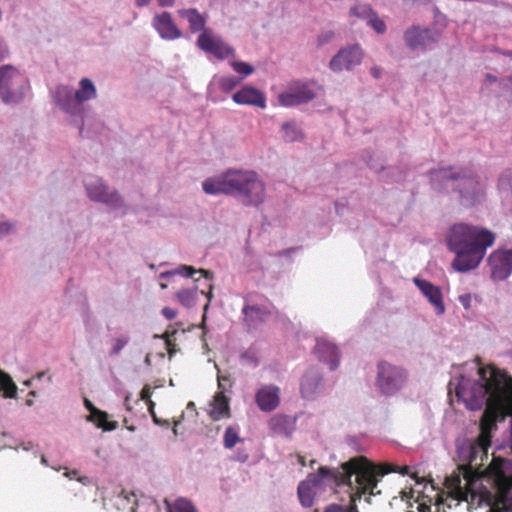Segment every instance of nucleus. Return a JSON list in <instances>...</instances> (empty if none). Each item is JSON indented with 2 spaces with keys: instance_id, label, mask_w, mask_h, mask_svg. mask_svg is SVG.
Returning a JSON list of instances; mask_svg holds the SVG:
<instances>
[{
  "instance_id": "29",
  "label": "nucleus",
  "mask_w": 512,
  "mask_h": 512,
  "mask_svg": "<svg viewBox=\"0 0 512 512\" xmlns=\"http://www.w3.org/2000/svg\"><path fill=\"white\" fill-rule=\"evenodd\" d=\"M290 86L297 95L300 104H306L316 97V93L309 83L297 81Z\"/></svg>"
},
{
  "instance_id": "22",
  "label": "nucleus",
  "mask_w": 512,
  "mask_h": 512,
  "mask_svg": "<svg viewBox=\"0 0 512 512\" xmlns=\"http://www.w3.org/2000/svg\"><path fill=\"white\" fill-rule=\"evenodd\" d=\"M203 191L209 195L231 194L229 171L223 177H210L202 183Z\"/></svg>"
},
{
  "instance_id": "40",
  "label": "nucleus",
  "mask_w": 512,
  "mask_h": 512,
  "mask_svg": "<svg viewBox=\"0 0 512 512\" xmlns=\"http://www.w3.org/2000/svg\"><path fill=\"white\" fill-rule=\"evenodd\" d=\"M230 65L237 73L244 76L251 75L254 72V67L246 62L232 61L230 62Z\"/></svg>"
},
{
  "instance_id": "17",
  "label": "nucleus",
  "mask_w": 512,
  "mask_h": 512,
  "mask_svg": "<svg viewBox=\"0 0 512 512\" xmlns=\"http://www.w3.org/2000/svg\"><path fill=\"white\" fill-rule=\"evenodd\" d=\"M314 353L319 361L327 363L330 370H335L339 366L340 353L338 347L326 339L319 338L314 347Z\"/></svg>"
},
{
  "instance_id": "24",
  "label": "nucleus",
  "mask_w": 512,
  "mask_h": 512,
  "mask_svg": "<svg viewBox=\"0 0 512 512\" xmlns=\"http://www.w3.org/2000/svg\"><path fill=\"white\" fill-rule=\"evenodd\" d=\"M76 98L84 114V102L95 99L97 90L94 83L89 78H83L79 82V89L75 90Z\"/></svg>"
},
{
  "instance_id": "27",
  "label": "nucleus",
  "mask_w": 512,
  "mask_h": 512,
  "mask_svg": "<svg viewBox=\"0 0 512 512\" xmlns=\"http://www.w3.org/2000/svg\"><path fill=\"white\" fill-rule=\"evenodd\" d=\"M180 15L187 19L191 32L204 31L206 20L195 8L180 11Z\"/></svg>"
},
{
  "instance_id": "36",
  "label": "nucleus",
  "mask_w": 512,
  "mask_h": 512,
  "mask_svg": "<svg viewBox=\"0 0 512 512\" xmlns=\"http://www.w3.org/2000/svg\"><path fill=\"white\" fill-rule=\"evenodd\" d=\"M242 79V77H237L233 75L223 76L219 79V87L223 92L228 93L232 91L234 88H236L240 84Z\"/></svg>"
},
{
  "instance_id": "1",
  "label": "nucleus",
  "mask_w": 512,
  "mask_h": 512,
  "mask_svg": "<svg viewBox=\"0 0 512 512\" xmlns=\"http://www.w3.org/2000/svg\"><path fill=\"white\" fill-rule=\"evenodd\" d=\"M479 361V358L474 361L478 379L460 375L456 387L457 397L465 402L467 409L478 411L486 406L480 419V433L470 443L471 461L480 453L487 454L491 446L492 430L496 428L491 414L512 404V378L494 366L478 367Z\"/></svg>"
},
{
  "instance_id": "44",
  "label": "nucleus",
  "mask_w": 512,
  "mask_h": 512,
  "mask_svg": "<svg viewBox=\"0 0 512 512\" xmlns=\"http://www.w3.org/2000/svg\"><path fill=\"white\" fill-rule=\"evenodd\" d=\"M324 512H358V509L356 507V505H353L349 510L343 506V505H340V504H330L328 505Z\"/></svg>"
},
{
  "instance_id": "13",
  "label": "nucleus",
  "mask_w": 512,
  "mask_h": 512,
  "mask_svg": "<svg viewBox=\"0 0 512 512\" xmlns=\"http://www.w3.org/2000/svg\"><path fill=\"white\" fill-rule=\"evenodd\" d=\"M440 33L430 28L411 26L404 33V41L411 50L426 49L439 39Z\"/></svg>"
},
{
  "instance_id": "43",
  "label": "nucleus",
  "mask_w": 512,
  "mask_h": 512,
  "mask_svg": "<svg viewBox=\"0 0 512 512\" xmlns=\"http://www.w3.org/2000/svg\"><path fill=\"white\" fill-rule=\"evenodd\" d=\"M241 361L243 364L250 365L252 367H256L258 365L256 354L251 350H247L241 354Z\"/></svg>"
},
{
  "instance_id": "63",
  "label": "nucleus",
  "mask_w": 512,
  "mask_h": 512,
  "mask_svg": "<svg viewBox=\"0 0 512 512\" xmlns=\"http://www.w3.org/2000/svg\"><path fill=\"white\" fill-rule=\"evenodd\" d=\"M396 466V470L395 471L396 473H400L402 475H408L409 474V467L408 466H404L402 468L398 467L397 465Z\"/></svg>"
},
{
  "instance_id": "47",
  "label": "nucleus",
  "mask_w": 512,
  "mask_h": 512,
  "mask_svg": "<svg viewBox=\"0 0 512 512\" xmlns=\"http://www.w3.org/2000/svg\"><path fill=\"white\" fill-rule=\"evenodd\" d=\"M334 32L331 30L321 32L317 37L318 46H323L331 42Z\"/></svg>"
},
{
  "instance_id": "54",
  "label": "nucleus",
  "mask_w": 512,
  "mask_h": 512,
  "mask_svg": "<svg viewBox=\"0 0 512 512\" xmlns=\"http://www.w3.org/2000/svg\"><path fill=\"white\" fill-rule=\"evenodd\" d=\"M9 56V49L4 41L0 40V62Z\"/></svg>"
},
{
  "instance_id": "37",
  "label": "nucleus",
  "mask_w": 512,
  "mask_h": 512,
  "mask_svg": "<svg viewBox=\"0 0 512 512\" xmlns=\"http://www.w3.org/2000/svg\"><path fill=\"white\" fill-rule=\"evenodd\" d=\"M278 101L282 106H285V107H293V106L301 105L297 98V95L295 94V92L293 91L291 86L289 87V89L286 92L279 94Z\"/></svg>"
},
{
  "instance_id": "58",
  "label": "nucleus",
  "mask_w": 512,
  "mask_h": 512,
  "mask_svg": "<svg viewBox=\"0 0 512 512\" xmlns=\"http://www.w3.org/2000/svg\"><path fill=\"white\" fill-rule=\"evenodd\" d=\"M417 510L419 512H431V505L430 504H427L425 502L423 503H420L417 507Z\"/></svg>"
},
{
  "instance_id": "51",
  "label": "nucleus",
  "mask_w": 512,
  "mask_h": 512,
  "mask_svg": "<svg viewBox=\"0 0 512 512\" xmlns=\"http://www.w3.org/2000/svg\"><path fill=\"white\" fill-rule=\"evenodd\" d=\"M366 163L375 172H383L385 170V168L382 165L376 163L372 156H369V159L366 160Z\"/></svg>"
},
{
  "instance_id": "53",
  "label": "nucleus",
  "mask_w": 512,
  "mask_h": 512,
  "mask_svg": "<svg viewBox=\"0 0 512 512\" xmlns=\"http://www.w3.org/2000/svg\"><path fill=\"white\" fill-rule=\"evenodd\" d=\"M162 315L168 319V320H172L176 317L177 315V311L170 308V307H164L161 311Z\"/></svg>"
},
{
  "instance_id": "45",
  "label": "nucleus",
  "mask_w": 512,
  "mask_h": 512,
  "mask_svg": "<svg viewBox=\"0 0 512 512\" xmlns=\"http://www.w3.org/2000/svg\"><path fill=\"white\" fill-rule=\"evenodd\" d=\"M128 342H129V337L117 338L111 351H110V354L111 355L119 354Z\"/></svg>"
},
{
  "instance_id": "14",
  "label": "nucleus",
  "mask_w": 512,
  "mask_h": 512,
  "mask_svg": "<svg viewBox=\"0 0 512 512\" xmlns=\"http://www.w3.org/2000/svg\"><path fill=\"white\" fill-rule=\"evenodd\" d=\"M488 263L494 280H506L512 274V249H498L492 252Z\"/></svg>"
},
{
  "instance_id": "59",
  "label": "nucleus",
  "mask_w": 512,
  "mask_h": 512,
  "mask_svg": "<svg viewBox=\"0 0 512 512\" xmlns=\"http://www.w3.org/2000/svg\"><path fill=\"white\" fill-rule=\"evenodd\" d=\"M157 2L160 7H172L175 0H157Z\"/></svg>"
},
{
  "instance_id": "12",
  "label": "nucleus",
  "mask_w": 512,
  "mask_h": 512,
  "mask_svg": "<svg viewBox=\"0 0 512 512\" xmlns=\"http://www.w3.org/2000/svg\"><path fill=\"white\" fill-rule=\"evenodd\" d=\"M197 45L206 53L214 55L219 60H224L229 56H234L235 50L224 40L215 35L211 30H204L197 39Z\"/></svg>"
},
{
  "instance_id": "3",
  "label": "nucleus",
  "mask_w": 512,
  "mask_h": 512,
  "mask_svg": "<svg viewBox=\"0 0 512 512\" xmlns=\"http://www.w3.org/2000/svg\"><path fill=\"white\" fill-rule=\"evenodd\" d=\"M430 184L435 191H451L464 207L481 204L486 196V183L468 166H447L431 170Z\"/></svg>"
},
{
  "instance_id": "23",
  "label": "nucleus",
  "mask_w": 512,
  "mask_h": 512,
  "mask_svg": "<svg viewBox=\"0 0 512 512\" xmlns=\"http://www.w3.org/2000/svg\"><path fill=\"white\" fill-rule=\"evenodd\" d=\"M210 405L212 408L209 414L213 420H220L230 415L229 400L223 392L216 393Z\"/></svg>"
},
{
  "instance_id": "48",
  "label": "nucleus",
  "mask_w": 512,
  "mask_h": 512,
  "mask_svg": "<svg viewBox=\"0 0 512 512\" xmlns=\"http://www.w3.org/2000/svg\"><path fill=\"white\" fill-rule=\"evenodd\" d=\"M347 445L355 452H363L364 448L360 444L359 439L354 436H348L346 438Z\"/></svg>"
},
{
  "instance_id": "19",
  "label": "nucleus",
  "mask_w": 512,
  "mask_h": 512,
  "mask_svg": "<svg viewBox=\"0 0 512 512\" xmlns=\"http://www.w3.org/2000/svg\"><path fill=\"white\" fill-rule=\"evenodd\" d=\"M280 390L276 385L262 386L256 393L255 399L260 410L270 412L275 410L279 403Z\"/></svg>"
},
{
  "instance_id": "9",
  "label": "nucleus",
  "mask_w": 512,
  "mask_h": 512,
  "mask_svg": "<svg viewBox=\"0 0 512 512\" xmlns=\"http://www.w3.org/2000/svg\"><path fill=\"white\" fill-rule=\"evenodd\" d=\"M84 187L91 201L103 203L112 210L125 206L123 197L116 189H112L101 178L89 175L84 179Z\"/></svg>"
},
{
  "instance_id": "28",
  "label": "nucleus",
  "mask_w": 512,
  "mask_h": 512,
  "mask_svg": "<svg viewBox=\"0 0 512 512\" xmlns=\"http://www.w3.org/2000/svg\"><path fill=\"white\" fill-rule=\"evenodd\" d=\"M87 420L94 422L97 427L102 428L105 431H113L118 427L116 421H108V413L100 409H95L87 416Z\"/></svg>"
},
{
  "instance_id": "50",
  "label": "nucleus",
  "mask_w": 512,
  "mask_h": 512,
  "mask_svg": "<svg viewBox=\"0 0 512 512\" xmlns=\"http://www.w3.org/2000/svg\"><path fill=\"white\" fill-rule=\"evenodd\" d=\"M458 300H459L460 304L464 307V309H466V310L470 309L471 300H472L471 294H469V293L462 294L458 297Z\"/></svg>"
},
{
  "instance_id": "64",
  "label": "nucleus",
  "mask_w": 512,
  "mask_h": 512,
  "mask_svg": "<svg viewBox=\"0 0 512 512\" xmlns=\"http://www.w3.org/2000/svg\"><path fill=\"white\" fill-rule=\"evenodd\" d=\"M151 2V0H135V4L137 7H145L147 5H149Z\"/></svg>"
},
{
  "instance_id": "62",
  "label": "nucleus",
  "mask_w": 512,
  "mask_h": 512,
  "mask_svg": "<svg viewBox=\"0 0 512 512\" xmlns=\"http://www.w3.org/2000/svg\"><path fill=\"white\" fill-rule=\"evenodd\" d=\"M235 459L239 462H245L248 459V454L238 452Z\"/></svg>"
},
{
  "instance_id": "4",
  "label": "nucleus",
  "mask_w": 512,
  "mask_h": 512,
  "mask_svg": "<svg viewBox=\"0 0 512 512\" xmlns=\"http://www.w3.org/2000/svg\"><path fill=\"white\" fill-rule=\"evenodd\" d=\"M391 471H397L394 464H375L364 456L354 457L341 465V470H339L341 479H337L338 486L346 485L351 490H354L352 476L356 475L355 482L359 487L357 492L350 496L352 502H355L360 500L362 495L365 494H381L380 490L375 491V489L381 478L391 473Z\"/></svg>"
},
{
  "instance_id": "21",
  "label": "nucleus",
  "mask_w": 512,
  "mask_h": 512,
  "mask_svg": "<svg viewBox=\"0 0 512 512\" xmlns=\"http://www.w3.org/2000/svg\"><path fill=\"white\" fill-rule=\"evenodd\" d=\"M244 321L249 328H256L258 325L266 322L271 315V311L262 305L245 304L242 308Z\"/></svg>"
},
{
  "instance_id": "32",
  "label": "nucleus",
  "mask_w": 512,
  "mask_h": 512,
  "mask_svg": "<svg viewBox=\"0 0 512 512\" xmlns=\"http://www.w3.org/2000/svg\"><path fill=\"white\" fill-rule=\"evenodd\" d=\"M0 389L3 390L5 398L17 397V386L11 376L4 371H0Z\"/></svg>"
},
{
  "instance_id": "41",
  "label": "nucleus",
  "mask_w": 512,
  "mask_h": 512,
  "mask_svg": "<svg viewBox=\"0 0 512 512\" xmlns=\"http://www.w3.org/2000/svg\"><path fill=\"white\" fill-rule=\"evenodd\" d=\"M383 177H386L387 181L390 182H400L405 178V173L398 167H390Z\"/></svg>"
},
{
  "instance_id": "60",
  "label": "nucleus",
  "mask_w": 512,
  "mask_h": 512,
  "mask_svg": "<svg viewBox=\"0 0 512 512\" xmlns=\"http://www.w3.org/2000/svg\"><path fill=\"white\" fill-rule=\"evenodd\" d=\"M84 405L86 407L87 410H89V412H93L95 409H97L90 400L88 399H84Z\"/></svg>"
},
{
  "instance_id": "7",
  "label": "nucleus",
  "mask_w": 512,
  "mask_h": 512,
  "mask_svg": "<svg viewBox=\"0 0 512 512\" xmlns=\"http://www.w3.org/2000/svg\"><path fill=\"white\" fill-rule=\"evenodd\" d=\"M341 479L339 469L320 467L317 473L309 474L307 479L301 481L297 488L298 498L303 507L309 508L314 504L313 488L338 486V480Z\"/></svg>"
},
{
  "instance_id": "20",
  "label": "nucleus",
  "mask_w": 512,
  "mask_h": 512,
  "mask_svg": "<svg viewBox=\"0 0 512 512\" xmlns=\"http://www.w3.org/2000/svg\"><path fill=\"white\" fill-rule=\"evenodd\" d=\"M232 99L235 103L240 105H251L262 109L266 107L265 94L251 86H244L239 91L235 92L232 95Z\"/></svg>"
},
{
  "instance_id": "6",
  "label": "nucleus",
  "mask_w": 512,
  "mask_h": 512,
  "mask_svg": "<svg viewBox=\"0 0 512 512\" xmlns=\"http://www.w3.org/2000/svg\"><path fill=\"white\" fill-rule=\"evenodd\" d=\"M30 90L29 79L10 64L0 66V101L5 105L22 103Z\"/></svg>"
},
{
  "instance_id": "39",
  "label": "nucleus",
  "mask_w": 512,
  "mask_h": 512,
  "mask_svg": "<svg viewBox=\"0 0 512 512\" xmlns=\"http://www.w3.org/2000/svg\"><path fill=\"white\" fill-rule=\"evenodd\" d=\"M240 441H242V439L239 437L237 429L233 426L227 427L223 437L224 447L231 449Z\"/></svg>"
},
{
  "instance_id": "30",
  "label": "nucleus",
  "mask_w": 512,
  "mask_h": 512,
  "mask_svg": "<svg viewBox=\"0 0 512 512\" xmlns=\"http://www.w3.org/2000/svg\"><path fill=\"white\" fill-rule=\"evenodd\" d=\"M164 505L167 512H197L193 503L184 497L177 498L174 503H171L168 498H165Z\"/></svg>"
},
{
  "instance_id": "57",
  "label": "nucleus",
  "mask_w": 512,
  "mask_h": 512,
  "mask_svg": "<svg viewBox=\"0 0 512 512\" xmlns=\"http://www.w3.org/2000/svg\"><path fill=\"white\" fill-rule=\"evenodd\" d=\"M370 73L375 79H379L381 77L382 70L381 68L374 66L371 68Z\"/></svg>"
},
{
  "instance_id": "46",
  "label": "nucleus",
  "mask_w": 512,
  "mask_h": 512,
  "mask_svg": "<svg viewBox=\"0 0 512 512\" xmlns=\"http://www.w3.org/2000/svg\"><path fill=\"white\" fill-rule=\"evenodd\" d=\"M15 229V224L10 221L0 222V239L11 234Z\"/></svg>"
},
{
  "instance_id": "10",
  "label": "nucleus",
  "mask_w": 512,
  "mask_h": 512,
  "mask_svg": "<svg viewBox=\"0 0 512 512\" xmlns=\"http://www.w3.org/2000/svg\"><path fill=\"white\" fill-rule=\"evenodd\" d=\"M52 98L63 112L72 117L81 134L83 131V113L76 98L75 90L68 85L60 84L53 91Z\"/></svg>"
},
{
  "instance_id": "5",
  "label": "nucleus",
  "mask_w": 512,
  "mask_h": 512,
  "mask_svg": "<svg viewBox=\"0 0 512 512\" xmlns=\"http://www.w3.org/2000/svg\"><path fill=\"white\" fill-rule=\"evenodd\" d=\"M230 196L244 206L258 207L265 200V185L254 171H229Z\"/></svg>"
},
{
  "instance_id": "61",
  "label": "nucleus",
  "mask_w": 512,
  "mask_h": 512,
  "mask_svg": "<svg viewBox=\"0 0 512 512\" xmlns=\"http://www.w3.org/2000/svg\"><path fill=\"white\" fill-rule=\"evenodd\" d=\"M125 498L127 499L128 502H133L136 506H138L139 503L134 493L126 494Z\"/></svg>"
},
{
  "instance_id": "15",
  "label": "nucleus",
  "mask_w": 512,
  "mask_h": 512,
  "mask_svg": "<svg viewBox=\"0 0 512 512\" xmlns=\"http://www.w3.org/2000/svg\"><path fill=\"white\" fill-rule=\"evenodd\" d=\"M323 388L322 373L315 367L309 368L302 376L300 383L302 397L308 400H313L323 391Z\"/></svg>"
},
{
  "instance_id": "26",
  "label": "nucleus",
  "mask_w": 512,
  "mask_h": 512,
  "mask_svg": "<svg viewBox=\"0 0 512 512\" xmlns=\"http://www.w3.org/2000/svg\"><path fill=\"white\" fill-rule=\"evenodd\" d=\"M197 272L201 273L202 276L206 280H212L213 279V272H211L209 270H205V269L196 270L194 267L188 266V265H180L176 269L161 272L159 274V278L160 279H168L169 277L174 276V275H182V276H185V277H193V275L195 273H197Z\"/></svg>"
},
{
  "instance_id": "8",
  "label": "nucleus",
  "mask_w": 512,
  "mask_h": 512,
  "mask_svg": "<svg viewBox=\"0 0 512 512\" xmlns=\"http://www.w3.org/2000/svg\"><path fill=\"white\" fill-rule=\"evenodd\" d=\"M407 379L408 373L404 368L386 361L378 363L375 386L382 395H395L404 387Z\"/></svg>"
},
{
  "instance_id": "49",
  "label": "nucleus",
  "mask_w": 512,
  "mask_h": 512,
  "mask_svg": "<svg viewBox=\"0 0 512 512\" xmlns=\"http://www.w3.org/2000/svg\"><path fill=\"white\" fill-rule=\"evenodd\" d=\"M140 395L142 400H147L149 402V409L152 410L154 407V403L150 400V397L152 395L151 387L145 385L141 390Z\"/></svg>"
},
{
  "instance_id": "11",
  "label": "nucleus",
  "mask_w": 512,
  "mask_h": 512,
  "mask_svg": "<svg viewBox=\"0 0 512 512\" xmlns=\"http://www.w3.org/2000/svg\"><path fill=\"white\" fill-rule=\"evenodd\" d=\"M363 52L359 45H350L341 48L330 60L329 68L336 73L343 70L351 71L360 65Z\"/></svg>"
},
{
  "instance_id": "33",
  "label": "nucleus",
  "mask_w": 512,
  "mask_h": 512,
  "mask_svg": "<svg viewBox=\"0 0 512 512\" xmlns=\"http://www.w3.org/2000/svg\"><path fill=\"white\" fill-rule=\"evenodd\" d=\"M498 191L507 198L512 192V168L504 170L498 178Z\"/></svg>"
},
{
  "instance_id": "55",
  "label": "nucleus",
  "mask_w": 512,
  "mask_h": 512,
  "mask_svg": "<svg viewBox=\"0 0 512 512\" xmlns=\"http://www.w3.org/2000/svg\"><path fill=\"white\" fill-rule=\"evenodd\" d=\"M153 421L155 424L162 426V427H168L170 425L169 420L166 419H160L158 418L153 412H152Z\"/></svg>"
},
{
  "instance_id": "52",
  "label": "nucleus",
  "mask_w": 512,
  "mask_h": 512,
  "mask_svg": "<svg viewBox=\"0 0 512 512\" xmlns=\"http://www.w3.org/2000/svg\"><path fill=\"white\" fill-rule=\"evenodd\" d=\"M366 163L375 172H383L385 170V168L382 165L376 163L372 156H369V159L366 160Z\"/></svg>"
},
{
  "instance_id": "38",
  "label": "nucleus",
  "mask_w": 512,
  "mask_h": 512,
  "mask_svg": "<svg viewBox=\"0 0 512 512\" xmlns=\"http://www.w3.org/2000/svg\"><path fill=\"white\" fill-rule=\"evenodd\" d=\"M375 11L368 4H356L350 8V14L360 19L368 21Z\"/></svg>"
},
{
  "instance_id": "18",
  "label": "nucleus",
  "mask_w": 512,
  "mask_h": 512,
  "mask_svg": "<svg viewBox=\"0 0 512 512\" xmlns=\"http://www.w3.org/2000/svg\"><path fill=\"white\" fill-rule=\"evenodd\" d=\"M413 282L422 292V294L428 299V301L433 305L435 313L437 315H442L445 312V306L443 303L441 289L431 282L418 277H415Z\"/></svg>"
},
{
  "instance_id": "42",
  "label": "nucleus",
  "mask_w": 512,
  "mask_h": 512,
  "mask_svg": "<svg viewBox=\"0 0 512 512\" xmlns=\"http://www.w3.org/2000/svg\"><path fill=\"white\" fill-rule=\"evenodd\" d=\"M367 24L372 27L377 33H384L386 31V25L382 19H380L376 12H374L368 19Z\"/></svg>"
},
{
  "instance_id": "31",
  "label": "nucleus",
  "mask_w": 512,
  "mask_h": 512,
  "mask_svg": "<svg viewBox=\"0 0 512 512\" xmlns=\"http://www.w3.org/2000/svg\"><path fill=\"white\" fill-rule=\"evenodd\" d=\"M283 139L286 142L300 141L304 137L302 129L294 121H288L282 124Z\"/></svg>"
},
{
  "instance_id": "56",
  "label": "nucleus",
  "mask_w": 512,
  "mask_h": 512,
  "mask_svg": "<svg viewBox=\"0 0 512 512\" xmlns=\"http://www.w3.org/2000/svg\"><path fill=\"white\" fill-rule=\"evenodd\" d=\"M165 339H166V344L168 346L169 355H170V357H172V355L176 352V349L174 348V345H172L169 335H166Z\"/></svg>"
},
{
  "instance_id": "35",
  "label": "nucleus",
  "mask_w": 512,
  "mask_h": 512,
  "mask_svg": "<svg viewBox=\"0 0 512 512\" xmlns=\"http://www.w3.org/2000/svg\"><path fill=\"white\" fill-rule=\"evenodd\" d=\"M197 287L193 289H182L177 292L178 301L186 308H191L196 304Z\"/></svg>"
},
{
  "instance_id": "34",
  "label": "nucleus",
  "mask_w": 512,
  "mask_h": 512,
  "mask_svg": "<svg viewBox=\"0 0 512 512\" xmlns=\"http://www.w3.org/2000/svg\"><path fill=\"white\" fill-rule=\"evenodd\" d=\"M447 487L450 490L453 500H466L465 491L461 486L460 476L456 475L446 479Z\"/></svg>"
},
{
  "instance_id": "2",
  "label": "nucleus",
  "mask_w": 512,
  "mask_h": 512,
  "mask_svg": "<svg viewBox=\"0 0 512 512\" xmlns=\"http://www.w3.org/2000/svg\"><path fill=\"white\" fill-rule=\"evenodd\" d=\"M494 240L495 235L485 228L465 223L453 225L447 235V246L455 253L453 268L458 272L475 269Z\"/></svg>"
},
{
  "instance_id": "16",
  "label": "nucleus",
  "mask_w": 512,
  "mask_h": 512,
  "mask_svg": "<svg viewBox=\"0 0 512 512\" xmlns=\"http://www.w3.org/2000/svg\"><path fill=\"white\" fill-rule=\"evenodd\" d=\"M152 26L162 39L175 40L182 36V33L175 25L171 14L167 11L156 14L153 17Z\"/></svg>"
},
{
  "instance_id": "25",
  "label": "nucleus",
  "mask_w": 512,
  "mask_h": 512,
  "mask_svg": "<svg viewBox=\"0 0 512 512\" xmlns=\"http://www.w3.org/2000/svg\"><path fill=\"white\" fill-rule=\"evenodd\" d=\"M268 425L270 430L277 435L289 436L293 430V422L290 417L283 414L274 415Z\"/></svg>"
}]
</instances>
